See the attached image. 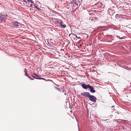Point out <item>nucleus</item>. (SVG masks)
<instances>
[{"mask_svg":"<svg viewBox=\"0 0 131 131\" xmlns=\"http://www.w3.org/2000/svg\"><path fill=\"white\" fill-rule=\"evenodd\" d=\"M59 21H55V24H57L58 23H59Z\"/></svg>","mask_w":131,"mask_h":131,"instance_id":"412c9836","label":"nucleus"},{"mask_svg":"<svg viewBox=\"0 0 131 131\" xmlns=\"http://www.w3.org/2000/svg\"><path fill=\"white\" fill-rule=\"evenodd\" d=\"M90 85H88L86 84L83 83L81 84V86L84 89H86L88 88H89Z\"/></svg>","mask_w":131,"mask_h":131,"instance_id":"423d86ee","label":"nucleus"},{"mask_svg":"<svg viewBox=\"0 0 131 131\" xmlns=\"http://www.w3.org/2000/svg\"><path fill=\"white\" fill-rule=\"evenodd\" d=\"M27 1L31 3H33L34 4V2L32 1V0H27Z\"/></svg>","mask_w":131,"mask_h":131,"instance_id":"ddd939ff","label":"nucleus"},{"mask_svg":"<svg viewBox=\"0 0 131 131\" xmlns=\"http://www.w3.org/2000/svg\"><path fill=\"white\" fill-rule=\"evenodd\" d=\"M89 88L90 89V92L91 93H94L95 92V90H94V88L92 86H89Z\"/></svg>","mask_w":131,"mask_h":131,"instance_id":"0eeeda50","label":"nucleus"},{"mask_svg":"<svg viewBox=\"0 0 131 131\" xmlns=\"http://www.w3.org/2000/svg\"><path fill=\"white\" fill-rule=\"evenodd\" d=\"M71 34H69V36H70V35H71Z\"/></svg>","mask_w":131,"mask_h":131,"instance_id":"a878e982","label":"nucleus"},{"mask_svg":"<svg viewBox=\"0 0 131 131\" xmlns=\"http://www.w3.org/2000/svg\"><path fill=\"white\" fill-rule=\"evenodd\" d=\"M28 78L30 79L31 80H34V79H32L31 78V77L29 76H28Z\"/></svg>","mask_w":131,"mask_h":131,"instance_id":"a211bd4d","label":"nucleus"},{"mask_svg":"<svg viewBox=\"0 0 131 131\" xmlns=\"http://www.w3.org/2000/svg\"><path fill=\"white\" fill-rule=\"evenodd\" d=\"M89 98L90 101L93 102H96V97L93 95H90Z\"/></svg>","mask_w":131,"mask_h":131,"instance_id":"f257e3e1","label":"nucleus"},{"mask_svg":"<svg viewBox=\"0 0 131 131\" xmlns=\"http://www.w3.org/2000/svg\"><path fill=\"white\" fill-rule=\"evenodd\" d=\"M78 38V39H80L81 38L80 37H78L77 38Z\"/></svg>","mask_w":131,"mask_h":131,"instance_id":"5701e85b","label":"nucleus"},{"mask_svg":"<svg viewBox=\"0 0 131 131\" xmlns=\"http://www.w3.org/2000/svg\"><path fill=\"white\" fill-rule=\"evenodd\" d=\"M25 75L27 77H28V75L27 74V73H25Z\"/></svg>","mask_w":131,"mask_h":131,"instance_id":"aec40b11","label":"nucleus"},{"mask_svg":"<svg viewBox=\"0 0 131 131\" xmlns=\"http://www.w3.org/2000/svg\"><path fill=\"white\" fill-rule=\"evenodd\" d=\"M122 17V15H119V14H116L115 15V17L117 18V17L121 18Z\"/></svg>","mask_w":131,"mask_h":131,"instance_id":"9b49d317","label":"nucleus"},{"mask_svg":"<svg viewBox=\"0 0 131 131\" xmlns=\"http://www.w3.org/2000/svg\"><path fill=\"white\" fill-rule=\"evenodd\" d=\"M114 36L115 37H116L117 38H118L119 39H122L124 38L122 37V36H119L117 35H114Z\"/></svg>","mask_w":131,"mask_h":131,"instance_id":"9d476101","label":"nucleus"},{"mask_svg":"<svg viewBox=\"0 0 131 131\" xmlns=\"http://www.w3.org/2000/svg\"><path fill=\"white\" fill-rule=\"evenodd\" d=\"M23 1L26 4H27V2L25 0H23Z\"/></svg>","mask_w":131,"mask_h":131,"instance_id":"6ab92c4d","label":"nucleus"},{"mask_svg":"<svg viewBox=\"0 0 131 131\" xmlns=\"http://www.w3.org/2000/svg\"><path fill=\"white\" fill-rule=\"evenodd\" d=\"M6 17L4 15L0 14V19L3 20Z\"/></svg>","mask_w":131,"mask_h":131,"instance_id":"6e6552de","label":"nucleus"},{"mask_svg":"<svg viewBox=\"0 0 131 131\" xmlns=\"http://www.w3.org/2000/svg\"><path fill=\"white\" fill-rule=\"evenodd\" d=\"M63 23L62 21H61L59 23V25L61 28H65L66 27V25L63 24Z\"/></svg>","mask_w":131,"mask_h":131,"instance_id":"39448f33","label":"nucleus"},{"mask_svg":"<svg viewBox=\"0 0 131 131\" xmlns=\"http://www.w3.org/2000/svg\"><path fill=\"white\" fill-rule=\"evenodd\" d=\"M72 35H74L75 37L76 38H78V37L77 36L75 35L74 34H72Z\"/></svg>","mask_w":131,"mask_h":131,"instance_id":"f3484780","label":"nucleus"},{"mask_svg":"<svg viewBox=\"0 0 131 131\" xmlns=\"http://www.w3.org/2000/svg\"><path fill=\"white\" fill-rule=\"evenodd\" d=\"M19 24L17 21H14L12 23L13 26L14 27H17L18 26V25Z\"/></svg>","mask_w":131,"mask_h":131,"instance_id":"20e7f679","label":"nucleus"},{"mask_svg":"<svg viewBox=\"0 0 131 131\" xmlns=\"http://www.w3.org/2000/svg\"><path fill=\"white\" fill-rule=\"evenodd\" d=\"M98 3H96V4H95V5H97V4H98Z\"/></svg>","mask_w":131,"mask_h":131,"instance_id":"b1692460","label":"nucleus"},{"mask_svg":"<svg viewBox=\"0 0 131 131\" xmlns=\"http://www.w3.org/2000/svg\"><path fill=\"white\" fill-rule=\"evenodd\" d=\"M120 33H121V34H122V33H123V32H120Z\"/></svg>","mask_w":131,"mask_h":131,"instance_id":"393cba45","label":"nucleus"},{"mask_svg":"<svg viewBox=\"0 0 131 131\" xmlns=\"http://www.w3.org/2000/svg\"><path fill=\"white\" fill-rule=\"evenodd\" d=\"M34 6L37 9L39 10H41V9L39 8L37 6V5L36 4H34Z\"/></svg>","mask_w":131,"mask_h":131,"instance_id":"f8f14e48","label":"nucleus"},{"mask_svg":"<svg viewBox=\"0 0 131 131\" xmlns=\"http://www.w3.org/2000/svg\"><path fill=\"white\" fill-rule=\"evenodd\" d=\"M55 88L58 91H60V92H61V91L60 89L56 87H55Z\"/></svg>","mask_w":131,"mask_h":131,"instance_id":"4468645a","label":"nucleus"},{"mask_svg":"<svg viewBox=\"0 0 131 131\" xmlns=\"http://www.w3.org/2000/svg\"><path fill=\"white\" fill-rule=\"evenodd\" d=\"M31 76H32L33 78H34V77H35V75H31Z\"/></svg>","mask_w":131,"mask_h":131,"instance_id":"4be33fe9","label":"nucleus"},{"mask_svg":"<svg viewBox=\"0 0 131 131\" xmlns=\"http://www.w3.org/2000/svg\"><path fill=\"white\" fill-rule=\"evenodd\" d=\"M74 2V3L76 5H78V4H77L78 3H79V5L81 4V3L82 2V0H73Z\"/></svg>","mask_w":131,"mask_h":131,"instance_id":"7ed1b4c3","label":"nucleus"},{"mask_svg":"<svg viewBox=\"0 0 131 131\" xmlns=\"http://www.w3.org/2000/svg\"><path fill=\"white\" fill-rule=\"evenodd\" d=\"M27 69L25 68V69H24V72H25V73H27Z\"/></svg>","mask_w":131,"mask_h":131,"instance_id":"2eb2a0df","label":"nucleus"},{"mask_svg":"<svg viewBox=\"0 0 131 131\" xmlns=\"http://www.w3.org/2000/svg\"><path fill=\"white\" fill-rule=\"evenodd\" d=\"M40 79H42V80H45V79H44V78H41V77H40L39 78Z\"/></svg>","mask_w":131,"mask_h":131,"instance_id":"dca6fc26","label":"nucleus"},{"mask_svg":"<svg viewBox=\"0 0 131 131\" xmlns=\"http://www.w3.org/2000/svg\"><path fill=\"white\" fill-rule=\"evenodd\" d=\"M81 95L85 97L89 98V97L90 95V93L89 92H84L82 93Z\"/></svg>","mask_w":131,"mask_h":131,"instance_id":"f03ea898","label":"nucleus"},{"mask_svg":"<svg viewBox=\"0 0 131 131\" xmlns=\"http://www.w3.org/2000/svg\"><path fill=\"white\" fill-rule=\"evenodd\" d=\"M34 74L35 75V77H34V78L35 79H40L39 78L40 77H41L39 76L36 73H34Z\"/></svg>","mask_w":131,"mask_h":131,"instance_id":"1a4fd4ad","label":"nucleus"}]
</instances>
